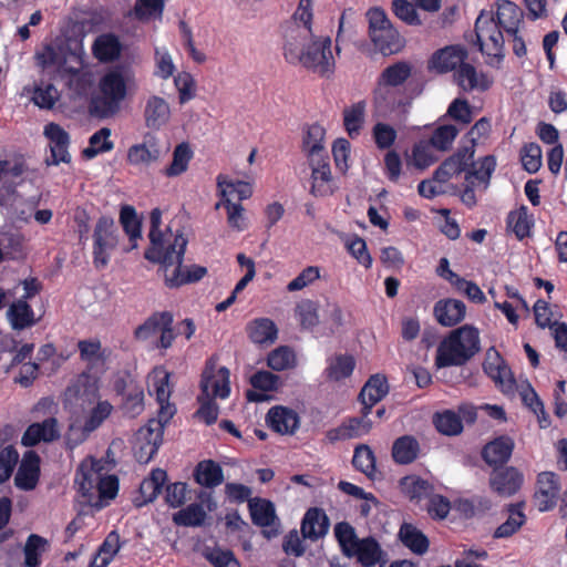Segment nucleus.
Masks as SVG:
<instances>
[{
    "instance_id": "1",
    "label": "nucleus",
    "mask_w": 567,
    "mask_h": 567,
    "mask_svg": "<svg viewBox=\"0 0 567 567\" xmlns=\"http://www.w3.org/2000/svg\"><path fill=\"white\" fill-rule=\"evenodd\" d=\"M331 45L330 37L315 35L312 29L292 25L284 33L282 54L287 63L328 78L334 71Z\"/></svg>"
},
{
    "instance_id": "2",
    "label": "nucleus",
    "mask_w": 567,
    "mask_h": 567,
    "mask_svg": "<svg viewBox=\"0 0 567 567\" xmlns=\"http://www.w3.org/2000/svg\"><path fill=\"white\" fill-rule=\"evenodd\" d=\"M481 351L480 331L464 324L449 332L436 348L434 364L437 369L462 367Z\"/></svg>"
},
{
    "instance_id": "3",
    "label": "nucleus",
    "mask_w": 567,
    "mask_h": 567,
    "mask_svg": "<svg viewBox=\"0 0 567 567\" xmlns=\"http://www.w3.org/2000/svg\"><path fill=\"white\" fill-rule=\"evenodd\" d=\"M188 239L181 231L174 236L172 247L165 255L169 256L164 261H153L158 264L164 272V282L167 288L174 289L188 284L198 282L207 274V268L198 265L183 267L184 255Z\"/></svg>"
},
{
    "instance_id": "4",
    "label": "nucleus",
    "mask_w": 567,
    "mask_h": 567,
    "mask_svg": "<svg viewBox=\"0 0 567 567\" xmlns=\"http://www.w3.org/2000/svg\"><path fill=\"white\" fill-rule=\"evenodd\" d=\"M474 31L478 50L486 56V63L498 68L505 56V31L495 22L494 12L482 10L476 18Z\"/></svg>"
},
{
    "instance_id": "5",
    "label": "nucleus",
    "mask_w": 567,
    "mask_h": 567,
    "mask_svg": "<svg viewBox=\"0 0 567 567\" xmlns=\"http://www.w3.org/2000/svg\"><path fill=\"white\" fill-rule=\"evenodd\" d=\"M100 94L90 101L91 114L107 118L114 116L121 109V103L127 94L126 81L120 71L105 73L99 83Z\"/></svg>"
},
{
    "instance_id": "6",
    "label": "nucleus",
    "mask_w": 567,
    "mask_h": 567,
    "mask_svg": "<svg viewBox=\"0 0 567 567\" xmlns=\"http://www.w3.org/2000/svg\"><path fill=\"white\" fill-rule=\"evenodd\" d=\"M118 244L117 228L110 216H101L93 231V265L96 269L105 268L111 258V252Z\"/></svg>"
},
{
    "instance_id": "7",
    "label": "nucleus",
    "mask_w": 567,
    "mask_h": 567,
    "mask_svg": "<svg viewBox=\"0 0 567 567\" xmlns=\"http://www.w3.org/2000/svg\"><path fill=\"white\" fill-rule=\"evenodd\" d=\"M84 55L83 41H75V52L71 53L69 58L71 63L60 74L68 89L79 97L85 96L93 84L91 75L81 71L84 64Z\"/></svg>"
},
{
    "instance_id": "8",
    "label": "nucleus",
    "mask_w": 567,
    "mask_h": 567,
    "mask_svg": "<svg viewBox=\"0 0 567 567\" xmlns=\"http://www.w3.org/2000/svg\"><path fill=\"white\" fill-rule=\"evenodd\" d=\"M167 423L150 420L146 426L137 432L134 456L141 464H147L156 455L163 441L164 426Z\"/></svg>"
},
{
    "instance_id": "9",
    "label": "nucleus",
    "mask_w": 567,
    "mask_h": 567,
    "mask_svg": "<svg viewBox=\"0 0 567 567\" xmlns=\"http://www.w3.org/2000/svg\"><path fill=\"white\" fill-rule=\"evenodd\" d=\"M229 375V370L226 367L217 369L213 359L207 360L200 380L203 396L228 398L230 394Z\"/></svg>"
},
{
    "instance_id": "10",
    "label": "nucleus",
    "mask_w": 567,
    "mask_h": 567,
    "mask_svg": "<svg viewBox=\"0 0 567 567\" xmlns=\"http://www.w3.org/2000/svg\"><path fill=\"white\" fill-rule=\"evenodd\" d=\"M468 58L464 45L451 44L432 53L427 61V70L439 74L456 71Z\"/></svg>"
},
{
    "instance_id": "11",
    "label": "nucleus",
    "mask_w": 567,
    "mask_h": 567,
    "mask_svg": "<svg viewBox=\"0 0 567 567\" xmlns=\"http://www.w3.org/2000/svg\"><path fill=\"white\" fill-rule=\"evenodd\" d=\"M249 512L254 525L264 528L262 535L271 539L279 535V522L275 505L266 498H252L249 501Z\"/></svg>"
},
{
    "instance_id": "12",
    "label": "nucleus",
    "mask_w": 567,
    "mask_h": 567,
    "mask_svg": "<svg viewBox=\"0 0 567 567\" xmlns=\"http://www.w3.org/2000/svg\"><path fill=\"white\" fill-rule=\"evenodd\" d=\"M150 220L151 229L148 236L151 240V247L145 250L144 257L151 262L164 261L168 257L165 254L166 251L171 250L175 235L171 233L167 238L166 235L159 230L162 213L158 208H155L151 212Z\"/></svg>"
},
{
    "instance_id": "13",
    "label": "nucleus",
    "mask_w": 567,
    "mask_h": 567,
    "mask_svg": "<svg viewBox=\"0 0 567 567\" xmlns=\"http://www.w3.org/2000/svg\"><path fill=\"white\" fill-rule=\"evenodd\" d=\"M409 102H406L400 94V90L382 85L380 82H375V86L372 91V105L373 112L379 117H388L394 112L404 109Z\"/></svg>"
},
{
    "instance_id": "14",
    "label": "nucleus",
    "mask_w": 567,
    "mask_h": 567,
    "mask_svg": "<svg viewBox=\"0 0 567 567\" xmlns=\"http://www.w3.org/2000/svg\"><path fill=\"white\" fill-rule=\"evenodd\" d=\"M491 489L502 497L516 494L524 482L523 474L514 466L495 467L489 474Z\"/></svg>"
},
{
    "instance_id": "15",
    "label": "nucleus",
    "mask_w": 567,
    "mask_h": 567,
    "mask_svg": "<svg viewBox=\"0 0 567 567\" xmlns=\"http://www.w3.org/2000/svg\"><path fill=\"white\" fill-rule=\"evenodd\" d=\"M61 437V429L56 417L51 416L42 422L31 423L24 431L21 443L27 447L37 446L39 443H52Z\"/></svg>"
},
{
    "instance_id": "16",
    "label": "nucleus",
    "mask_w": 567,
    "mask_h": 567,
    "mask_svg": "<svg viewBox=\"0 0 567 567\" xmlns=\"http://www.w3.org/2000/svg\"><path fill=\"white\" fill-rule=\"evenodd\" d=\"M171 373L164 369H155L153 372V389L159 405L157 421L168 423L176 413L175 404L169 402L172 390L169 388Z\"/></svg>"
},
{
    "instance_id": "17",
    "label": "nucleus",
    "mask_w": 567,
    "mask_h": 567,
    "mask_svg": "<svg viewBox=\"0 0 567 567\" xmlns=\"http://www.w3.org/2000/svg\"><path fill=\"white\" fill-rule=\"evenodd\" d=\"M114 389L123 398L121 409L124 415L136 417L144 411V390L141 385L120 379L115 382Z\"/></svg>"
},
{
    "instance_id": "18",
    "label": "nucleus",
    "mask_w": 567,
    "mask_h": 567,
    "mask_svg": "<svg viewBox=\"0 0 567 567\" xmlns=\"http://www.w3.org/2000/svg\"><path fill=\"white\" fill-rule=\"evenodd\" d=\"M43 133L50 141L51 161H48V164L59 165L60 163H70L69 133L62 126L53 122L44 126Z\"/></svg>"
},
{
    "instance_id": "19",
    "label": "nucleus",
    "mask_w": 567,
    "mask_h": 567,
    "mask_svg": "<svg viewBox=\"0 0 567 567\" xmlns=\"http://www.w3.org/2000/svg\"><path fill=\"white\" fill-rule=\"evenodd\" d=\"M41 458L35 451H27L14 477V484L22 491H32L40 478Z\"/></svg>"
},
{
    "instance_id": "20",
    "label": "nucleus",
    "mask_w": 567,
    "mask_h": 567,
    "mask_svg": "<svg viewBox=\"0 0 567 567\" xmlns=\"http://www.w3.org/2000/svg\"><path fill=\"white\" fill-rule=\"evenodd\" d=\"M330 520L326 512L320 507H310L302 517L300 532L305 539L317 542L328 534Z\"/></svg>"
},
{
    "instance_id": "21",
    "label": "nucleus",
    "mask_w": 567,
    "mask_h": 567,
    "mask_svg": "<svg viewBox=\"0 0 567 567\" xmlns=\"http://www.w3.org/2000/svg\"><path fill=\"white\" fill-rule=\"evenodd\" d=\"M453 78L457 86L464 92L475 90L485 92L493 84V80L487 74L478 73L476 68L466 61L454 72Z\"/></svg>"
},
{
    "instance_id": "22",
    "label": "nucleus",
    "mask_w": 567,
    "mask_h": 567,
    "mask_svg": "<svg viewBox=\"0 0 567 567\" xmlns=\"http://www.w3.org/2000/svg\"><path fill=\"white\" fill-rule=\"evenodd\" d=\"M515 447L514 440L508 435H501L488 442L482 449V458L489 466L505 467Z\"/></svg>"
},
{
    "instance_id": "23",
    "label": "nucleus",
    "mask_w": 567,
    "mask_h": 567,
    "mask_svg": "<svg viewBox=\"0 0 567 567\" xmlns=\"http://www.w3.org/2000/svg\"><path fill=\"white\" fill-rule=\"evenodd\" d=\"M268 426L281 435L293 434L300 424L298 413L287 406L276 405L269 409L266 415Z\"/></svg>"
},
{
    "instance_id": "24",
    "label": "nucleus",
    "mask_w": 567,
    "mask_h": 567,
    "mask_svg": "<svg viewBox=\"0 0 567 567\" xmlns=\"http://www.w3.org/2000/svg\"><path fill=\"white\" fill-rule=\"evenodd\" d=\"M311 166V194L315 196H327L332 194V175L329 163V156H318L316 159L309 158Z\"/></svg>"
},
{
    "instance_id": "25",
    "label": "nucleus",
    "mask_w": 567,
    "mask_h": 567,
    "mask_svg": "<svg viewBox=\"0 0 567 567\" xmlns=\"http://www.w3.org/2000/svg\"><path fill=\"white\" fill-rule=\"evenodd\" d=\"M389 392L388 380L384 375L374 374L369 378L361 389L358 400L362 404V414L371 413L372 408Z\"/></svg>"
},
{
    "instance_id": "26",
    "label": "nucleus",
    "mask_w": 567,
    "mask_h": 567,
    "mask_svg": "<svg viewBox=\"0 0 567 567\" xmlns=\"http://www.w3.org/2000/svg\"><path fill=\"white\" fill-rule=\"evenodd\" d=\"M433 313L441 326L454 327L465 318L466 306L458 299H441L435 302Z\"/></svg>"
},
{
    "instance_id": "27",
    "label": "nucleus",
    "mask_w": 567,
    "mask_h": 567,
    "mask_svg": "<svg viewBox=\"0 0 567 567\" xmlns=\"http://www.w3.org/2000/svg\"><path fill=\"white\" fill-rule=\"evenodd\" d=\"M145 126L158 131L171 120V107L165 99L152 95L146 100L144 107Z\"/></svg>"
},
{
    "instance_id": "28",
    "label": "nucleus",
    "mask_w": 567,
    "mask_h": 567,
    "mask_svg": "<svg viewBox=\"0 0 567 567\" xmlns=\"http://www.w3.org/2000/svg\"><path fill=\"white\" fill-rule=\"evenodd\" d=\"M251 390H247L246 398L249 402H264L269 399L266 392L276 391L280 381V377L266 371L260 370L250 377Z\"/></svg>"
},
{
    "instance_id": "29",
    "label": "nucleus",
    "mask_w": 567,
    "mask_h": 567,
    "mask_svg": "<svg viewBox=\"0 0 567 567\" xmlns=\"http://www.w3.org/2000/svg\"><path fill=\"white\" fill-rule=\"evenodd\" d=\"M412 74L413 65L411 62L400 60L385 66L377 78V81L382 83L383 86L386 85L389 87L400 90V87L409 81Z\"/></svg>"
},
{
    "instance_id": "30",
    "label": "nucleus",
    "mask_w": 567,
    "mask_h": 567,
    "mask_svg": "<svg viewBox=\"0 0 567 567\" xmlns=\"http://www.w3.org/2000/svg\"><path fill=\"white\" fill-rule=\"evenodd\" d=\"M75 41H82V39H70L66 45L60 48L59 51H56L52 47H47L45 50L38 55L39 63L44 69L49 66H56V72L60 75L71 63V59L69 58L71 53L75 52Z\"/></svg>"
},
{
    "instance_id": "31",
    "label": "nucleus",
    "mask_w": 567,
    "mask_h": 567,
    "mask_svg": "<svg viewBox=\"0 0 567 567\" xmlns=\"http://www.w3.org/2000/svg\"><path fill=\"white\" fill-rule=\"evenodd\" d=\"M193 476L198 485L206 488H215L225 480L223 467L214 460L198 462L194 468Z\"/></svg>"
},
{
    "instance_id": "32",
    "label": "nucleus",
    "mask_w": 567,
    "mask_h": 567,
    "mask_svg": "<svg viewBox=\"0 0 567 567\" xmlns=\"http://www.w3.org/2000/svg\"><path fill=\"white\" fill-rule=\"evenodd\" d=\"M358 561L363 567H372L377 564H385L386 559L380 544L373 537L359 539L353 547Z\"/></svg>"
},
{
    "instance_id": "33",
    "label": "nucleus",
    "mask_w": 567,
    "mask_h": 567,
    "mask_svg": "<svg viewBox=\"0 0 567 567\" xmlns=\"http://www.w3.org/2000/svg\"><path fill=\"white\" fill-rule=\"evenodd\" d=\"M421 446L413 435H402L398 437L391 449V455L394 463L399 465H409L413 463L420 454Z\"/></svg>"
},
{
    "instance_id": "34",
    "label": "nucleus",
    "mask_w": 567,
    "mask_h": 567,
    "mask_svg": "<svg viewBox=\"0 0 567 567\" xmlns=\"http://www.w3.org/2000/svg\"><path fill=\"white\" fill-rule=\"evenodd\" d=\"M495 22H497L505 33L518 32L522 22L523 12L517 4L509 0H498Z\"/></svg>"
},
{
    "instance_id": "35",
    "label": "nucleus",
    "mask_w": 567,
    "mask_h": 567,
    "mask_svg": "<svg viewBox=\"0 0 567 567\" xmlns=\"http://www.w3.org/2000/svg\"><path fill=\"white\" fill-rule=\"evenodd\" d=\"M161 157V150L153 137L143 143L134 144L127 150V163L133 166L150 165Z\"/></svg>"
},
{
    "instance_id": "36",
    "label": "nucleus",
    "mask_w": 567,
    "mask_h": 567,
    "mask_svg": "<svg viewBox=\"0 0 567 567\" xmlns=\"http://www.w3.org/2000/svg\"><path fill=\"white\" fill-rule=\"evenodd\" d=\"M399 486L402 494L415 504H419L422 499L433 492V485L427 481L417 475H406L399 481Z\"/></svg>"
},
{
    "instance_id": "37",
    "label": "nucleus",
    "mask_w": 567,
    "mask_h": 567,
    "mask_svg": "<svg viewBox=\"0 0 567 567\" xmlns=\"http://www.w3.org/2000/svg\"><path fill=\"white\" fill-rule=\"evenodd\" d=\"M247 333L254 343L271 344L278 338V328L269 318H257L247 326Z\"/></svg>"
},
{
    "instance_id": "38",
    "label": "nucleus",
    "mask_w": 567,
    "mask_h": 567,
    "mask_svg": "<svg viewBox=\"0 0 567 567\" xmlns=\"http://www.w3.org/2000/svg\"><path fill=\"white\" fill-rule=\"evenodd\" d=\"M8 320L13 330H23L37 323L32 307L24 299L12 302L7 311Z\"/></svg>"
},
{
    "instance_id": "39",
    "label": "nucleus",
    "mask_w": 567,
    "mask_h": 567,
    "mask_svg": "<svg viewBox=\"0 0 567 567\" xmlns=\"http://www.w3.org/2000/svg\"><path fill=\"white\" fill-rule=\"evenodd\" d=\"M399 538L413 554L424 555L429 550V538L413 524L403 523L399 529Z\"/></svg>"
},
{
    "instance_id": "40",
    "label": "nucleus",
    "mask_w": 567,
    "mask_h": 567,
    "mask_svg": "<svg viewBox=\"0 0 567 567\" xmlns=\"http://www.w3.org/2000/svg\"><path fill=\"white\" fill-rule=\"evenodd\" d=\"M122 45L113 33L99 35L92 45V53L100 62H112L121 54Z\"/></svg>"
},
{
    "instance_id": "41",
    "label": "nucleus",
    "mask_w": 567,
    "mask_h": 567,
    "mask_svg": "<svg viewBox=\"0 0 567 567\" xmlns=\"http://www.w3.org/2000/svg\"><path fill=\"white\" fill-rule=\"evenodd\" d=\"M354 368L355 360L351 354H336L328 360L323 374L327 380L339 382L351 377Z\"/></svg>"
},
{
    "instance_id": "42",
    "label": "nucleus",
    "mask_w": 567,
    "mask_h": 567,
    "mask_svg": "<svg viewBox=\"0 0 567 567\" xmlns=\"http://www.w3.org/2000/svg\"><path fill=\"white\" fill-rule=\"evenodd\" d=\"M324 136L326 130L320 124L313 123L307 126L302 138V151L308 158L316 159L327 154L323 145Z\"/></svg>"
},
{
    "instance_id": "43",
    "label": "nucleus",
    "mask_w": 567,
    "mask_h": 567,
    "mask_svg": "<svg viewBox=\"0 0 567 567\" xmlns=\"http://www.w3.org/2000/svg\"><path fill=\"white\" fill-rule=\"evenodd\" d=\"M174 322L173 313L169 311H156L151 315L144 323L140 324L135 331L134 337L137 340H147L156 332H161L164 327H171Z\"/></svg>"
},
{
    "instance_id": "44",
    "label": "nucleus",
    "mask_w": 567,
    "mask_h": 567,
    "mask_svg": "<svg viewBox=\"0 0 567 567\" xmlns=\"http://www.w3.org/2000/svg\"><path fill=\"white\" fill-rule=\"evenodd\" d=\"M365 109L367 102L361 100L343 110V127L350 138L360 135L365 120Z\"/></svg>"
},
{
    "instance_id": "45",
    "label": "nucleus",
    "mask_w": 567,
    "mask_h": 567,
    "mask_svg": "<svg viewBox=\"0 0 567 567\" xmlns=\"http://www.w3.org/2000/svg\"><path fill=\"white\" fill-rule=\"evenodd\" d=\"M495 167L496 159L493 155H486L477 163L472 159L466 168L465 181L472 186L475 185V181L488 184Z\"/></svg>"
},
{
    "instance_id": "46",
    "label": "nucleus",
    "mask_w": 567,
    "mask_h": 567,
    "mask_svg": "<svg viewBox=\"0 0 567 567\" xmlns=\"http://www.w3.org/2000/svg\"><path fill=\"white\" fill-rule=\"evenodd\" d=\"M353 467L373 480L377 475V457L372 449L367 444H359L354 447L352 457Z\"/></svg>"
},
{
    "instance_id": "47",
    "label": "nucleus",
    "mask_w": 567,
    "mask_h": 567,
    "mask_svg": "<svg viewBox=\"0 0 567 567\" xmlns=\"http://www.w3.org/2000/svg\"><path fill=\"white\" fill-rule=\"evenodd\" d=\"M369 35L378 51L384 55L395 53L400 49V34L395 28L377 29L370 31Z\"/></svg>"
},
{
    "instance_id": "48",
    "label": "nucleus",
    "mask_w": 567,
    "mask_h": 567,
    "mask_svg": "<svg viewBox=\"0 0 567 567\" xmlns=\"http://www.w3.org/2000/svg\"><path fill=\"white\" fill-rule=\"evenodd\" d=\"M523 504H511L508 506V518L501 524L494 532V538H507L514 535L526 522V516L523 513Z\"/></svg>"
},
{
    "instance_id": "49",
    "label": "nucleus",
    "mask_w": 567,
    "mask_h": 567,
    "mask_svg": "<svg viewBox=\"0 0 567 567\" xmlns=\"http://www.w3.org/2000/svg\"><path fill=\"white\" fill-rule=\"evenodd\" d=\"M295 316L302 330L312 331L319 324V305L318 302L303 299L296 305Z\"/></svg>"
},
{
    "instance_id": "50",
    "label": "nucleus",
    "mask_w": 567,
    "mask_h": 567,
    "mask_svg": "<svg viewBox=\"0 0 567 567\" xmlns=\"http://www.w3.org/2000/svg\"><path fill=\"white\" fill-rule=\"evenodd\" d=\"M120 221L123 230L132 243L131 249L137 247V240L142 237V225L133 206L124 205L120 212Z\"/></svg>"
},
{
    "instance_id": "51",
    "label": "nucleus",
    "mask_w": 567,
    "mask_h": 567,
    "mask_svg": "<svg viewBox=\"0 0 567 567\" xmlns=\"http://www.w3.org/2000/svg\"><path fill=\"white\" fill-rule=\"evenodd\" d=\"M217 186L220 192V199L230 198L236 195L238 203L248 199L252 195V187L244 181H227L224 175L217 176Z\"/></svg>"
},
{
    "instance_id": "52",
    "label": "nucleus",
    "mask_w": 567,
    "mask_h": 567,
    "mask_svg": "<svg viewBox=\"0 0 567 567\" xmlns=\"http://www.w3.org/2000/svg\"><path fill=\"white\" fill-rule=\"evenodd\" d=\"M206 511L202 504L192 503L173 515V522L178 526L198 527L205 523Z\"/></svg>"
},
{
    "instance_id": "53",
    "label": "nucleus",
    "mask_w": 567,
    "mask_h": 567,
    "mask_svg": "<svg viewBox=\"0 0 567 567\" xmlns=\"http://www.w3.org/2000/svg\"><path fill=\"white\" fill-rule=\"evenodd\" d=\"M506 223L507 227L512 229L518 240L529 237L532 227L534 226V220L528 216L526 206L511 212Z\"/></svg>"
},
{
    "instance_id": "54",
    "label": "nucleus",
    "mask_w": 567,
    "mask_h": 567,
    "mask_svg": "<svg viewBox=\"0 0 567 567\" xmlns=\"http://www.w3.org/2000/svg\"><path fill=\"white\" fill-rule=\"evenodd\" d=\"M433 423L435 429L446 436H456L463 431V422L460 415L452 410L436 413L433 417Z\"/></svg>"
},
{
    "instance_id": "55",
    "label": "nucleus",
    "mask_w": 567,
    "mask_h": 567,
    "mask_svg": "<svg viewBox=\"0 0 567 567\" xmlns=\"http://www.w3.org/2000/svg\"><path fill=\"white\" fill-rule=\"evenodd\" d=\"M167 480L166 471L162 468L152 470L148 477L141 483L140 491L148 503L154 502L162 493V488Z\"/></svg>"
},
{
    "instance_id": "56",
    "label": "nucleus",
    "mask_w": 567,
    "mask_h": 567,
    "mask_svg": "<svg viewBox=\"0 0 567 567\" xmlns=\"http://www.w3.org/2000/svg\"><path fill=\"white\" fill-rule=\"evenodd\" d=\"M193 158V152L187 143L178 144L173 152V161L164 169V175L167 177H176L185 173L188 168L189 162Z\"/></svg>"
},
{
    "instance_id": "57",
    "label": "nucleus",
    "mask_w": 567,
    "mask_h": 567,
    "mask_svg": "<svg viewBox=\"0 0 567 567\" xmlns=\"http://www.w3.org/2000/svg\"><path fill=\"white\" fill-rule=\"evenodd\" d=\"M48 546L49 543L44 537L38 534L29 535L23 548L24 565L27 567H39L41 565V556Z\"/></svg>"
},
{
    "instance_id": "58",
    "label": "nucleus",
    "mask_w": 567,
    "mask_h": 567,
    "mask_svg": "<svg viewBox=\"0 0 567 567\" xmlns=\"http://www.w3.org/2000/svg\"><path fill=\"white\" fill-rule=\"evenodd\" d=\"M475 151L472 150V146H460L457 151L446 158L441 166L444 167L452 177L454 175H458L462 172L466 173V168L468 167L470 162L474 157Z\"/></svg>"
},
{
    "instance_id": "59",
    "label": "nucleus",
    "mask_w": 567,
    "mask_h": 567,
    "mask_svg": "<svg viewBox=\"0 0 567 567\" xmlns=\"http://www.w3.org/2000/svg\"><path fill=\"white\" fill-rule=\"evenodd\" d=\"M111 130L102 127L95 132L89 140V146L83 150L82 154L85 158H94L100 153L110 152L113 150L114 144L110 141Z\"/></svg>"
},
{
    "instance_id": "60",
    "label": "nucleus",
    "mask_w": 567,
    "mask_h": 567,
    "mask_svg": "<svg viewBox=\"0 0 567 567\" xmlns=\"http://www.w3.org/2000/svg\"><path fill=\"white\" fill-rule=\"evenodd\" d=\"M538 483L547 486L545 489H540L542 497L546 499L539 502V509L543 512L548 511L554 507V498L559 492L558 477L553 472H544L538 475Z\"/></svg>"
},
{
    "instance_id": "61",
    "label": "nucleus",
    "mask_w": 567,
    "mask_h": 567,
    "mask_svg": "<svg viewBox=\"0 0 567 567\" xmlns=\"http://www.w3.org/2000/svg\"><path fill=\"white\" fill-rule=\"evenodd\" d=\"M417 6L409 0H393L391 10L393 14L406 25L419 27L422 20L416 10Z\"/></svg>"
},
{
    "instance_id": "62",
    "label": "nucleus",
    "mask_w": 567,
    "mask_h": 567,
    "mask_svg": "<svg viewBox=\"0 0 567 567\" xmlns=\"http://www.w3.org/2000/svg\"><path fill=\"white\" fill-rule=\"evenodd\" d=\"M219 207L226 208L229 227L237 231H243L247 228L244 215L245 209L240 203H233L231 198H225L216 204V208L218 209Z\"/></svg>"
},
{
    "instance_id": "63",
    "label": "nucleus",
    "mask_w": 567,
    "mask_h": 567,
    "mask_svg": "<svg viewBox=\"0 0 567 567\" xmlns=\"http://www.w3.org/2000/svg\"><path fill=\"white\" fill-rule=\"evenodd\" d=\"M295 352L287 346H280L267 357V365L275 371H284L295 365Z\"/></svg>"
},
{
    "instance_id": "64",
    "label": "nucleus",
    "mask_w": 567,
    "mask_h": 567,
    "mask_svg": "<svg viewBox=\"0 0 567 567\" xmlns=\"http://www.w3.org/2000/svg\"><path fill=\"white\" fill-rule=\"evenodd\" d=\"M165 9V0H136L133 14L140 21L161 18Z\"/></svg>"
}]
</instances>
